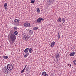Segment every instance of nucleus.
<instances>
[{
	"instance_id": "nucleus-1",
	"label": "nucleus",
	"mask_w": 76,
	"mask_h": 76,
	"mask_svg": "<svg viewBox=\"0 0 76 76\" xmlns=\"http://www.w3.org/2000/svg\"><path fill=\"white\" fill-rule=\"evenodd\" d=\"M13 69V65L11 64H8L7 66V67H4L3 69L4 73L5 74H7L9 72V70L10 72H11Z\"/></svg>"
},
{
	"instance_id": "nucleus-2",
	"label": "nucleus",
	"mask_w": 76,
	"mask_h": 76,
	"mask_svg": "<svg viewBox=\"0 0 76 76\" xmlns=\"http://www.w3.org/2000/svg\"><path fill=\"white\" fill-rule=\"evenodd\" d=\"M10 33L11 34L10 37L11 40H10V44H13V43H14L15 41L16 36H15V35L14 34V32L13 31H11Z\"/></svg>"
},
{
	"instance_id": "nucleus-3",
	"label": "nucleus",
	"mask_w": 76,
	"mask_h": 76,
	"mask_svg": "<svg viewBox=\"0 0 76 76\" xmlns=\"http://www.w3.org/2000/svg\"><path fill=\"white\" fill-rule=\"evenodd\" d=\"M23 26L25 27H28L30 26V23H25L23 24Z\"/></svg>"
},
{
	"instance_id": "nucleus-4",
	"label": "nucleus",
	"mask_w": 76,
	"mask_h": 76,
	"mask_svg": "<svg viewBox=\"0 0 76 76\" xmlns=\"http://www.w3.org/2000/svg\"><path fill=\"white\" fill-rule=\"evenodd\" d=\"M23 38L24 41H27L29 39V37L27 35H24L23 36Z\"/></svg>"
},
{
	"instance_id": "nucleus-5",
	"label": "nucleus",
	"mask_w": 76,
	"mask_h": 76,
	"mask_svg": "<svg viewBox=\"0 0 76 76\" xmlns=\"http://www.w3.org/2000/svg\"><path fill=\"white\" fill-rule=\"evenodd\" d=\"M41 20H44V19L42 18H39L37 19V22L38 23H41Z\"/></svg>"
},
{
	"instance_id": "nucleus-6",
	"label": "nucleus",
	"mask_w": 76,
	"mask_h": 76,
	"mask_svg": "<svg viewBox=\"0 0 76 76\" xmlns=\"http://www.w3.org/2000/svg\"><path fill=\"white\" fill-rule=\"evenodd\" d=\"M29 51V48H26V49L24 51V53H26V54H29V52L28 51Z\"/></svg>"
},
{
	"instance_id": "nucleus-7",
	"label": "nucleus",
	"mask_w": 76,
	"mask_h": 76,
	"mask_svg": "<svg viewBox=\"0 0 76 76\" xmlns=\"http://www.w3.org/2000/svg\"><path fill=\"white\" fill-rule=\"evenodd\" d=\"M55 45V42H53L52 43H51V44L50 46V47H53Z\"/></svg>"
},
{
	"instance_id": "nucleus-8",
	"label": "nucleus",
	"mask_w": 76,
	"mask_h": 76,
	"mask_svg": "<svg viewBox=\"0 0 76 76\" xmlns=\"http://www.w3.org/2000/svg\"><path fill=\"white\" fill-rule=\"evenodd\" d=\"M19 20H19V19H15V20H14V22L16 23H19Z\"/></svg>"
},
{
	"instance_id": "nucleus-9",
	"label": "nucleus",
	"mask_w": 76,
	"mask_h": 76,
	"mask_svg": "<svg viewBox=\"0 0 76 76\" xmlns=\"http://www.w3.org/2000/svg\"><path fill=\"white\" fill-rule=\"evenodd\" d=\"M7 3H5L4 4V7L5 8V10H7Z\"/></svg>"
},
{
	"instance_id": "nucleus-10",
	"label": "nucleus",
	"mask_w": 76,
	"mask_h": 76,
	"mask_svg": "<svg viewBox=\"0 0 76 76\" xmlns=\"http://www.w3.org/2000/svg\"><path fill=\"white\" fill-rule=\"evenodd\" d=\"M57 21L58 22H61V18L60 17L58 19H57Z\"/></svg>"
},
{
	"instance_id": "nucleus-11",
	"label": "nucleus",
	"mask_w": 76,
	"mask_h": 76,
	"mask_svg": "<svg viewBox=\"0 0 76 76\" xmlns=\"http://www.w3.org/2000/svg\"><path fill=\"white\" fill-rule=\"evenodd\" d=\"M32 34H33V31H32V30H30L28 34L29 35H32Z\"/></svg>"
},
{
	"instance_id": "nucleus-12",
	"label": "nucleus",
	"mask_w": 76,
	"mask_h": 76,
	"mask_svg": "<svg viewBox=\"0 0 76 76\" xmlns=\"http://www.w3.org/2000/svg\"><path fill=\"white\" fill-rule=\"evenodd\" d=\"M75 52L72 53L70 54L69 55L70 56H75Z\"/></svg>"
},
{
	"instance_id": "nucleus-13",
	"label": "nucleus",
	"mask_w": 76,
	"mask_h": 76,
	"mask_svg": "<svg viewBox=\"0 0 76 76\" xmlns=\"http://www.w3.org/2000/svg\"><path fill=\"white\" fill-rule=\"evenodd\" d=\"M57 37H58V39H59L60 38V35L59 33H58Z\"/></svg>"
},
{
	"instance_id": "nucleus-14",
	"label": "nucleus",
	"mask_w": 76,
	"mask_h": 76,
	"mask_svg": "<svg viewBox=\"0 0 76 76\" xmlns=\"http://www.w3.org/2000/svg\"><path fill=\"white\" fill-rule=\"evenodd\" d=\"M55 57L56 58H59V54H57V55H56L55 56Z\"/></svg>"
},
{
	"instance_id": "nucleus-15",
	"label": "nucleus",
	"mask_w": 76,
	"mask_h": 76,
	"mask_svg": "<svg viewBox=\"0 0 76 76\" xmlns=\"http://www.w3.org/2000/svg\"><path fill=\"white\" fill-rule=\"evenodd\" d=\"M37 12L38 13H39L40 12V10H39V9L38 8H37Z\"/></svg>"
},
{
	"instance_id": "nucleus-16",
	"label": "nucleus",
	"mask_w": 76,
	"mask_h": 76,
	"mask_svg": "<svg viewBox=\"0 0 76 76\" xmlns=\"http://www.w3.org/2000/svg\"><path fill=\"white\" fill-rule=\"evenodd\" d=\"M29 54H26L24 55V58H26V57H28V56H29Z\"/></svg>"
},
{
	"instance_id": "nucleus-17",
	"label": "nucleus",
	"mask_w": 76,
	"mask_h": 76,
	"mask_svg": "<svg viewBox=\"0 0 76 76\" xmlns=\"http://www.w3.org/2000/svg\"><path fill=\"white\" fill-rule=\"evenodd\" d=\"M32 48H30L28 50L29 53H32Z\"/></svg>"
},
{
	"instance_id": "nucleus-18",
	"label": "nucleus",
	"mask_w": 76,
	"mask_h": 76,
	"mask_svg": "<svg viewBox=\"0 0 76 76\" xmlns=\"http://www.w3.org/2000/svg\"><path fill=\"white\" fill-rule=\"evenodd\" d=\"M45 74H46V72H43L42 73V75L43 76H44V75H45Z\"/></svg>"
},
{
	"instance_id": "nucleus-19",
	"label": "nucleus",
	"mask_w": 76,
	"mask_h": 76,
	"mask_svg": "<svg viewBox=\"0 0 76 76\" xmlns=\"http://www.w3.org/2000/svg\"><path fill=\"white\" fill-rule=\"evenodd\" d=\"M62 21L63 22V23H64V22H65V19L64 18H63L62 19Z\"/></svg>"
},
{
	"instance_id": "nucleus-20",
	"label": "nucleus",
	"mask_w": 76,
	"mask_h": 76,
	"mask_svg": "<svg viewBox=\"0 0 76 76\" xmlns=\"http://www.w3.org/2000/svg\"><path fill=\"white\" fill-rule=\"evenodd\" d=\"M3 57L4 58H5V59H7V58H8V56H3Z\"/></svg>"
},
{
	"instance_id": "nucleus-21",
	"label": "nucleus",
	"mask_w": 76,
	"mask_h": 76,
	"mask_svg": "<svg viewBox=\"0 0 76 76\" xmlns=\"http://www.w3.org/2000/svg\"><path fill=\"white\" fill-rule=\"evenodd\" d=\"M14 30H15V31H16V30H17V29H18V28L17 27H15L14 28Z\"/></svg>"
},
{
	"instance_id": "nucleus-22",
	"label": "nucleus",
	"mask_w": 76,
	"mask_h": 76,
	"mask_svg": "<svg viewBox=\"0 0 76 76\" xmlns=\"http://www.w3.org/2000/svg\"><path fill=\"white\" fill-rule=\"evenodd\" d=\"M38 29V27H34L33 28L34 30H37Z\"/></svg>"
},
{
	"instance_id": "nucleus-23",
	"label": "nucleus",
	"mask_w": 76,
	"mask_h": 76,
	"mask_svg": "<svg viewBox=\"0 0 76 76\" xmlns=\"http://www.w3.org/2000/svg\"><path fill=\"white\" fill-rule=\"evenodd\" d=\"M25 68H24L23 70H22L21 71V73H23L24 72V71L25 70Z\"/></svg>"
},
{
	"instance_id": "nucleus-24",
	"label": "nucleus",
	"mask_w": 76,
	"mask_h": 76,
	"mask_svg": "<svg viewBox=\"0 0 76 76\" xmlns=\"http://www.w3.org/2000/svg\"><path fill=\"white\" fill-rule=\"evenodd\" d=\"M18 32L17 31H15L14 32V34L15 35H18Z\"/></svg>"
},
{
	"instance_id": "nucleus-25",
	"label": "nucleus",
	"mask_w": 76,
	"mask_h": 76,
	"mask_svg": "<svg viewBox=\"0 0 76 76\" xmlns=\"http://www.w3.org/2000/svg\"><path fill=\"white\" fill-rule=\"evenodd\" d=\"M31 3H35V1H31Z\"/></svg>"
},
{
	"instance_id": "nucleus-26",
	"label": "nucleus",
	"mask_w": 76,
	"mask_h": 76,
	"mask_svg": "<svg viewBox=\"0 0 76 76\" xmlns=\"http://www.w3.org/2000/svg\"><path fill=\"white\" fill-rule=\"evenodd\" d=\"M44 76H48V74H46L44 75Z\"/></svg>"
},
{
	"instance_id": "nucleus-27",
	"label": "nucleus",
	"mask_w": 76,
	"mask_h": 76,
	"mask_svg": "<svg viewBox=\"0 0 76 76\" xmlns=\"http://www.w3.org/2000/svg\"><path fill=\"white\" fill-rule=\"evenodd\" d=\"M68 66H71V64H68Z\"/></svg>"
},
{
	"instance_id": "nucleus-28",
	"label": "nucleus",
	"mask_w": 76,
	"mask_h": 76,
	"mask_svg": "<svg viewBox=\"0 0 76 76\" xmlns=\"http://www.w3.org/2000/svg\"><path fill=\"white\" fill-rule=\"evenodd\" d=\"M60 26H61V27H62V25L61 24H60Z\"/></svg>"
},
{
	"instance_id": "nucleus-29",
	"label": "nucleus",
	"mask_w": 76,
	"mask_h": 76,
	"mask_svg": "<svg viewBox=\"0 0 76 76\" xmlns=\"http://www.w3.org/2000/svg\"><path fill=\"white\" fill-rule=\"evenodd\" d=\"M26 66H27V65H26V66H25V67L24 68H25V69H26Z\"/></svg>"
},
{
	"instance_id": "nucleus-30",
	"label": "nucleus",
	"mask_w": 76,
	"mask_h": 76,
	"mask_svg": "<svg viewBox=\"0 0 76 76\" xmlns=\"http://www.w3.org/2000/svg\"><path fill=\"white\" fill-rule=\"evenodd\" d=\"M35 22H36V23H37V22H38L37 21V20H35Z\"/></svg>"
},
{
	"instance_id": "nucleus-31",
	"label": "nucleus",
	"mask_w": 76,
	"mask_h": 76,
	"mask_svg": "<svg viewBox=\"0 0 76 76\" xmlns=\"http://www.w3.org/2000/svg\"><path fill=\"white\" fill-rule=\"evenodd\" d=\"M50 1H51V0H48V1H49L50 2Z\"/></svg>"
},
{
	"instance_id": "nucleus-32",
	"label": "nucleus",
	"mask_w": 76,
	"mask_h": 76,
	"mask_svg": "<svg viewBox=\"0 0 76 76\" xmlns=\"http://www.w3.org/2000/svg\"><path fill=\"white\" fill-rule=\"evenodd\" d=\"M23 54H24V53H23Z\"/></svg>"
}]
</instances>
